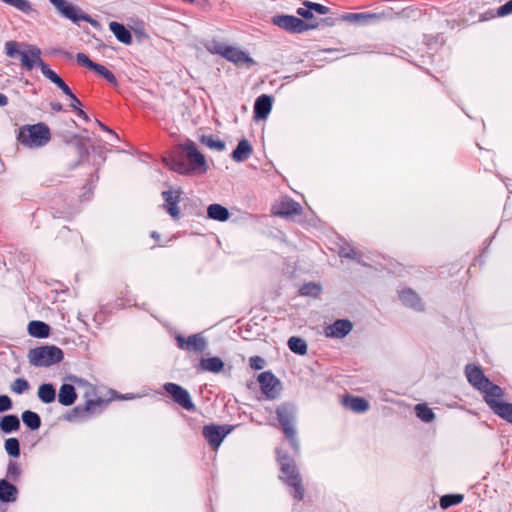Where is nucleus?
<instances>
[{
  "instance_id": "obj_56",
  "label": "nucleus",
  "mask_w": 512,
  "mask_h": 512,
  "mask_svg": "<svg viewBox=\"0 0 512 512\" xmlns=\"http://www.w3.org/2000/svg\"><path fill=\"white\" fill-rule=\"evenodd\" d=\"M55 85L62 90V92L67 95L68 97H71L74 93L69 88V86L63 81L62 78H59L57 82H55Z\"/></svg>"
},
{
  "instance_id": "obj_45",
  "label": "nucleus",
  "mask_w": 512,
  "mask_h": 512,
  "mask_svg": "<svg viewBox=\"0 0 512 512\" xmlns=\"http://www.w3.org/2000/svg\"><path fill=\"white\" fill-rule=\"evenodd\" d=\"M41 72L42 74L49 79L52 83L55 84V82L58 81L59 78H61L56 72H54L49 65H47L45 62L41 63Z\"/></svg>"
},
{
  "instance_id": "obj_17",
  "label": "nucleus",
  "mask_w": 512,
  "mask_h": 512,
  "mask_svg": "<svg viewBox=\"0 0 512 512\" xmlns=\"http://www.w3.org/2000/svg\"><path fill=\"white\" fill-rule=\"evenodd\" d=\"M269 421L271 425L280 427L284 436L288 438V406L285 403L277 407L275 416H271Z\"/></svg>"
},
{
  "instance_id": "obj_29",
  "label": "nucleus",
  "mask_w": 512,
  "mask_h": 512,
  "mask_svg": "<svg viewBox=\"0 0 512 512\" xmlns=\"http://www.w3.org/2000/svg\"><path fill=\"white\" fill-rule=\"evenodd\" d=\"M275 453L276 461L281 469L279 478L286 483L288 482V452L283 447H277Z\"/></svg>"
},
{
  "instance_id": "obj_10",
  "label": "nucleus",
  "mask_w": 512,
  "mask_h": 512,
  "mask_svg": "<svg viewBox=\"0 0 512 512\" xmlns=\"http://www.w3.org/2000/svg\"><path fill=\"white\" fill-rule=\"evenodd\" d=\"M303 478L296 465L290 463V496L296 501H302L305 497Z\"/></svg>"
},
{
  "instance_id": "obj_11",
  "label": "nucleus",
  "mask_w": 512,
  "mask_h": 512,
  "mask_svg": "<svg viewBox=\"0 0 512 512\" xmlns=\"http://www.w3.org/2000/svg\"><path fill=\"white\" fill-rule=\"evenodd\" d=\"M230 431L229 426L212 424L204 426L203 435L211 446L217 448Z\"/></svg>"
},
{
  "instance_id": "obj_27",
  "label": "nucleus",
  "mask_w": 512,
  "mask_h": 512,
  "mask_svg": "<svg viewBox=\"0 0 512 512\" xmlns=\"http://www.w3.org/2000/svg\"><path fill=\"white\" fill-rule=\"evenodd\" d=\"M252 154V147L246 139L238 142L237 147L232 152V158L236 162H243L247 160Z\"/></svg>"
},
{
  "instance_id": "obj_22",
  "label": "nucleus",
  "mask_w": 512,
  "mask_h": 512,
  "mask_svg": "<svg viewBox=\"0 0 512 512\" xmlns=\"http://www.w3.org/2000/svg\"><path fill=\"white\" fill-rule=\"evenodd\" d=\"M18 496V489L6 479L0 480V501L4 503L15 502Z\"/></svg>"
},
{
  "instance_id": "obj_7",
  "label": "nucleus",
  "mask_w": 512,
  "mask_h": 512,
  "mask_svg": "<svg viewBox=\"0 0 512 512\" xmlns=\"http://www.w3.org/2000/svg\"><path fill=\"white\" fill-rule=\"evenodd\" d=\"M20 61L23 68L31 71L35 66L41 67L44 61L41 58V49L35 45H25V50L20 52Z\"/></svg>"
},
{
  "instance_id": "obj_51",
  "label": "nucleus",
  "mask_w": 512,
  "mask_h": 512,
  "mask_svg": "<svg viewBox=\"0 0 512 512\" xmlns=\"http://www.w3.org/2000/svg\"><path fill=\"white\" fill-rule=\"evenodd\" d=\"M13 7H15L16 9H18L24 13H29L32 11L31 3L28 0H17L14 3Z\"/></svg>"
},
{
  "instance_id": "obj_42",
  "label": "nucleus",
  "mask_w": 512,
  "mask_h": 512,
  "mask_svg": "<svg viewBox=\"0 0 512 512\" xmlns=\"http://www.w3.org/2000/svg\"><path fill=\"white\" fill-rule=\"evenodd\" d=\"M5 450L11 457H18L20 455V443L17 438H8L5 441Z\"/></svg>"
},
{
  "instance_id": "obj_64",
  "label": "nucleus",
  "mask_w": 512,
  "mask_h": 512,
  "mask_svg": "<svg viewBox=\"0 0 512 512\" xmlns=\"http://www.w3.org/2000/svg\"><path fill=\"white\" fill-rule=\"evenodd\" d=\"M8 104V98L5 94L0 93V106H6Z\"/></svg>"
},
{
  "instance_id": "obj_41",
  "label": "nucleus",
  "mask_w": 512,
  "mask_h": 512,
  "mask_svg": "<svg viewBox=\"0 0 512 512\" xmlns=\"http://www.w3.org/2000/svg\"><path fill=\"white\" fill-rule=\"evenodd\" d=\"M93 70L98 73L100 76H102L107 82L110 84L116 86L118 84L117 79L115 75L108 70L105 66L101 64H96Z\"/></svg>"
},
{
  "instance_id": "obj_28",
  "label": "nucleus",
  "mask_w": 512,
  "mask_h": 512,
  "mask_svg": "<svg viewBox=\"0 0 512 512\" xmlns=\"http://www.w3.org/2000/svg\"><path fill=\"white\" fill-rule=\"evenodd\" d=\"M261 392L265 395V397L269 400L277 399L282 391V384L276 378L275 381H268L266 383H262L260 387Z\"/></svg>"
},
{
  "instance_id": "obj_31",
  "label": "nucleus",
  "mask_w": 512,
  "mask_h": 512,
  "mask_svg": "<svg viewBox=\"0 0 512 512\" xmlns=\"http://www.w3.org/2000/svg\"><path fill=\"white\" fill-rule=\"evenodd\" d=\"M28 332L33 337L45 338L50 333V327L42 321H31L28 324Z\"/></svg>"
},
{
  "instance_id": "obj_14",
  "label": "nucleus",
  "mask_w": 512,
  "mask_h": 512,
  "mask_svg": "<svg viewBox=\"0 0 512 512\" xmlns=\"http://www.w3.org/2000/svg\"><path fill=\"white\" fill-rule=\"evenodd\" d=\"M465 374L468 382L476 389L482 390L490 384V380L484 375L482 370L474 365L467 364L465 367Z\"/></svg>"
},
{
  "instance_id": "obj_15",
  "label": "nucleus",
  "mask_w": 512,
  "mask_h": 512,
  "mask_svg": "<svg viewBox=\"0 0 512 512\" xmlns=\"http://www.w3.org/2000/svg\"><path fill=\"white\" fill-rule=\"evenodd\" d=\"M353 329V324L350 320L339 319L325 328V334L330 338L341 339L347 336Z\"/></svg>"
},
{
  "instance_id": "obj_9",
  "label": "nucleus",
  "mask_w": 512,
  "mask_h": 512,
  "mask_svg": "<svg viewBox=\"0 0 512 512\" xmlns=\"http://www.w3.org/2000/svg\"><path fill=\"white\" fill-rule=\"evenodd\" d=\"M185 149L188 150L187 164H189V173L199 172L204 173L207 170L205 157L197 150L193 142L185 144Z\"/></svg>"
},
{
  "instance_id": "obj_57",
  "label": "nucleus",
  "mask_w": 512,
  "mask_h": 512,
  "mask_svg": "<svg viewBox=\"0 0 512 512\" xmlns=\"http://www.w3.org/2000/svg\"><path fill=\"white\" fill-rule=\"evenodd\" d=\"M55 85L62 90V92L67 95L68 97H71L74 93L69 88V86L63 81L62 78H59L57 82H55Z\"/></svg>"
},
{
  "instance_id": "obj_37",
  "label": "nucleus",
  "mask_w": 512,
  "mask_h": 512,
  "mask_svg": "<svg viewBox=\"0 0 512 512\" xmlns=\"http://www.w3.org/2000/svg\"><path fill=\"white\" fill-rule=\"evenodd\" d=\"M415 413L423 422L429 423L434 420V412L425 404H417L415 406Z\"/></svg>"
},
{
  "instance_id": "obj_47",
  "label": "nucleus",
  "mask_w": 512,
  "mask_h": 512,
  "mask_svg": "<svg viewBox=\"0 0 512 512\" xmlns=\"http://www.w3.org/2000/svg\"><path fill=\"white\" fill-rule=\"evenodd\" d=\"M5 50H6V55L8 57L13 58L16 55L20 56V52L21 51L18 50V43L16 41H8V42H6Z\"/></svg>"
},
{
  "instance_id": "obj_63",
  "label": "nucleus",
  "mask_w": 512,
  "mask_h": 512,
  "mask_svg": "<svg viewBox=\"0 0 512 512\" xmlns=\"http://www.w3.org/2000/svg\"><path fill=\"white\" fill-rule=\"evenodd\" d=\"M50 106H51V109L56 111V112H60V111L63 110V106L59 102H53V103L50 104Z\"/></svg>"
},
{
  "instance_id": "obj_26",
  "label": "nucleus",
  "mask_w": 512,
  "mask_h": 512,
  "mask_svg": "<svg viewBox=\"0 0 512 512\" xmlns=\"http://www.w3.org/2000/svg\"><path fill=\"white\" fill-rule=\"evenodd\" d=\"M379 16L375 13H347L343 15V20L357 24V25H366L370 23L372 20L378 19Z\"/></svg>"
},
{
  "instance_id": "obj_23",
  "label": "nucleus",
  "mask_w": 512,
  "mask_h": 512,
  "mask_svg": "<svg viewBox=\"0 0 512 512\" xmlns=\"http://www.w3.org/2000/svg\"><path fill=\"white\" fill-rule=\"evenodd\" d=\"M224 368V362L219 357L202 358L199 362V369L214 374L220 373Z\"/></svg>"
},
{
  "instance_id": "obj_24",
  "label": "nucleus",
  "mask_w": 512,
  "mask_h": 512,
  "mask_svg": "<svg viewBox=\"0 0 512 512\" xmlns=\"http://www.w3.org/2000/svg\"><path fill=\"white\" fill-rule=\"evenodd\" d=\"M77 399L75 388L71 384H63L60 387L58 394V401L64 406H70L74 404Z\"/></svg>"
},
{
  "instance_id": "obj_39",
  "label": "nucleus",
  "mask_w": 512,
  "mask_h": 512,
  "mask_svg": "<svg viewBox=\"0 0 512 512\" xmlns=\"http://www.w3.org/2000/svg\"><path fill=\"white\" fill-rule=\"evenodd\" d=\"M464 499L462 494H447L440 498V507L447 509L453 505L460 504Z\"/></svg>"
},
{
  "instance_id": "obj_59",
  "label": "nucleus",
  "mask_w": 512,
  "mask_h": 512,
  "mask_svg": "<svg viewBox=\"0 0 512 512\" xmlns=\"http://www.w3.org/2000/svg\"><path fill=\"white\" fill-rule=\"evenodd\" d=\"M512 13V2L511 0L498 8L499 16H506Z\"/></svg>"
},
{
  "instance_id": "obj_61",
  "label": "nucleus",
  "mask_w": 512,
  "mask_h": 512,
  "mask_svg": "<svg viewBox=\"0 0 512 512\" xmlns=\"http://www.w3.org/2000/svg\"><path fill=\"white\" fill-rule=\"evenodd\" d=\"M340 255L345 258L355 259L357 256V252L354 249H341Z\"/></svg>"
},
{
  "instance_id": "obj_34",
  "label": "nucleus",
  "mask_w": 512,
  "mask_h": 512,
  "mask_svg": "<svg viewBox=\"0 0 512 512\" xmlns=\"http://www.w3.org/2000/svg\"><path fill=\"white\" fill-rule=\"evenodd\" d=\"M322 292V286L316 282L304 283L299 287V294L301 296L317 298Z\"/></svg>"
},
{
  "instance_id": "obj_1",
  "label": "nucleus",
  "mask_w": 512,
  "mask_h": 512,
  "mask_svg": "<svg viewBox=\"0 0 512 512\" xmlns=\"http://www.w3.org/2000/svg\"><path fill=\"white\" fill-rule=\"evenodd\" d=\"M50 139V129L45 123L24 125L19 128L17 134L18 142L21 145L32 149L45 146Z\"/></svg>"
},
{
  "instance_id": "obj_4",
  "label": "nucleus",
  "mask_w": 512,
  "mask_h": 512,
  "mask_svg": "<svg viewBox=\"0 0 512 512\" xmlns=\"http://www.w3.org/2000/svg\"><path fill=\"white\" fill-rule=\"evenodd\" d=\"M188 150L185 149L184 145H179L175 150L171 152V154L167 157L163 158V161L166 166L170 169L178 172L179 174H188L189 173V164H187L188 160Z\"/></svg>"
},
{
  "instance_id": "obj_36",
  "label": "nucleus",
  "mask_w": 512,
  "mask_h": 512,
  "mask_svg": "<svg viewBox=\"0 0 512 512\" xmlns=\"http://www.w3.org/2000/svg\"><path fill=\"white\" fill-rule=\"evenodd\" d=\"M495 414L512 423V404L507 402H499L491 408Z\"/></svg>"
},
{
  "instance_id": "obj_46",
  "label": "nucleus",
  "mask_w": 512,
  "mask_h": 512,
  "mask_svg": "<svg viewBox=\"0 0 512 512\" xmlns=\"http://www.w3.org/2000/svg\"><path fill=\"white\" fill-rule=\"evenodd\" d=\"M76 60L80 65L85 66L91 70H93V68L97 64V63L93 62L92 60H90L89 57L85 53H82V52L77 53Z\"/></svg>"
},
{
  "instance_id": "obj_33",
  "label": "nucleus",
  "mask_w": 512,
  "mask_h": 512,
  "mask_svg": "<svg viewBox=\"0 0 512 512\" xmlns=\"http://www.w3.org/2000/svg\"><path fill=\"white\" fill-rule=\"evenodd\" d=\"M20 427L19 418L16 415H5L0 420V429L4 433H11L18 430Z\"/></svg>"
},
{
  "instance_id": "obj_54",
  "label": "nucleus",
  "mask_w": 512,
  "mask_h": 512,
  "mask_svg": "<svg viewBox=\"0 0 512 512\" xmlns=\"http://www.w3.org/2000/svg\"><path fill=\"white\" fill-rule=\"evenodd\" d=\"M289 432H290V447H292L295 450L296 453H299V451H300V444H299L298 439L295 436L296 431H295V429L291 425H290Z\"/></svg>"
},
{
  "instance_id": "obj_12",
  "label": "nucleus",
  "mask_w": 512,
  "mask_h": 512,
  "mask_svg": "<svg viewBox=\"0 0 512 512\" xmlns=\"http://www.w3.org/2000/svg\"><path fill=\"white\" fill-rule=\"evenodd\" d=\"M106 404L103 399L88 400L84 406H76L71 413L67 416L69 421H75L77 419H84L86 414L97 412V408L101 409Z\"/></svg>"
},
{
  "instance_id": "obj_49",
  "label": "nucleus",
  "mask_w": 512,
  "mask_h": 512,
  "mask_svg": "<svg viewBox=\"0 0 512 512\" xmlns=\"http://www.w3.org/2000/svg\"><path fill=\"white\" fill-rule=\"evenodd\" d=\"M303 5L308 7L309 9L316 11L319 14H322V15H325L329 12V8L322 4L313 3L310 1H304Z\"/></svg>"
},
{
  "instance_id": "obj_16",
  "label": "nucleus",
  "mask_w": 512,
  "mask_h": 512,
  "mask_svg": "<svg viewBox=\"0 0 512 512\" xmlns=\"http://www.w3.org/2000/svg\"><path fill=\"white\" fill-rule=\"evenodd\" d=\"M161 195L165 201V204L163 205L164 209L174 220H179L180 209L178 207V203L180 202V192L167 190L163 191Z\"/></svg>"
},
{
  "instance_id": "obj_19",
  "label": "nucleus",
  "mask_w": 512,
  "mask_h": 512,
  "mask_svg": "<svg viewBox=\"0 0 512 512\" xmlns=\"http://www.w3.org/2000/svg\"><path fill=\"white\" fill-rule=\"evenodd\" d=\"M402 303L417 311L424 309L423 303L419 296L412 289H404L399 294Z\"/></svg>"
},
{
  "instance_id": "obj_60",
  "label": "nucleus",
  "mask_w": 512,
  "mask_h": 512,
  "mask_svg": "<svg viewBox=\"0 0 512 512\" xmlns=\"http://www.w3.org/2000/svg\"><path fill=\"white\" fill-rule=\"evenodd\" d=\"M302 212V206L293 200H290V218L297 216Z\"/></svg>"
},
{
  "instance_id": "obj_53",
  "label": "nucleus",
  "mask_w": 512,
  "mask_h": 512,
  "mask_svg": "<svg viewBox=\"0 0 512 512\" xmlns=\"http://www.w3.org/2000/svg\"><path fill=\"white\" fill-rule=\"evenodd\" d=\"M258 383L260 387L262 386V383H266L268 381H275L276 377L275 375L270 371L262 372L257 377Z\"/></svg>"
},
{
  "instance_id": "obj_38",
  "label": "nucleus",
  "mask_w": 512,
  "mask_h": 512,
  "mask_svg": "<svg viewBox=\"0 0 512 512\" xmlns=\"http://www.w3.org/2000/svg\"><path fill=\"white\" fill-rule=\"evenodd\" d=\"M289 348L296 354L304 355L307 352V343L302 338L292 336L289 340Z\"/></svg>"
},
{
  "instance_id": "obj_62",
  "label": "nucleus",
  "mask_w": 512,
  "mask_h": 512,
  "mask_svg": "<svg viewBox=\"0 0 512 512\" xmlns=\"http://www.w3.org/2000/svg\"><path fill=\"white\" fill-rule=\"evenodd\" d=\"M71 99V108L74 109L75 111H77L78 109H81L80 106L82 105V103L80 102V100L76 97L75 94H73L71 97H69Z\"/></svg>"
},
{
  "instance_id": "obj_13",
  "label": "nucleus",
  "mask_w": 512,
  "mask_h": 512,
  "mask_svg": "<svg viewBox=\"0 0 512 512\" xmlns=\"http://www.w3.org/2000/svg\"><path fill=\"white\" fill-rule=\"evenodd\" d=\"M323 23L330 26L334 24L331 18L319 19V21L305 22L304 20L298 17L290 15V32L302 33L307 30L316 29Z\"/></svg>"
},
{
  "instance_id": "obj_5",
  "label": "nucleus",
  "mask_w": 512,
  "mask_h": 512,
  "mask_svg": "<svg viewBox=\"0 0 512 512\" xmlns=\"http://www.w3.org/2000/svg\"><path fill=\"white\" fill-rule=\"evenodd\" d=\"M215 52L238 66H250L254 64V60L247 53L232 46L217 44L215 46Z\"/></svg>"
},
{
  "instance_id": "obj_20",
  "label": "nucleus",
  "mask_w": 512,
  "mask_h": 512,
  "mask_svg": "<svg viewBox=\"0 0 512 512\" xmlns=\"http://www.w3.org/2000/svg\"><path fill=\"white\" fill-rule=\"evenodd\" d=\"M484 395V399L490 408H493L500 401V398L503 396V390L498 385L493 384L490 381V384L487 387L481 390Z\"/></svg>"
},
{
  "instance_id": "obj_6",
  "label": "nucleus",
  "mask_w": 512,
  "mask_h": 512,
  "mask_svg": "<svg viewBox=\"0 0 512 512\" xmlns=\"http://www.w3.org/2000/svg\"><path fill=\"white\" fill-rule=\"evenodd\" d=\"M165 391L170 394L173 400L188 411L195 410L189 392L178 384L168 382L164 384Z\"/></svg>"
},
{
  "instance_id": "obj_55",
  "label": "nucleus",
  "mask_w": 512,
  "mask_h": 512,
  "mask_svg": "<svg viewBox=\"0 0 512 512\" xmlns=\"http://www.w3.org/2000/svg\"><path fill=\"white\" fill-rule=\"evenodd\" d=\"M12 407V401L7 395H0V412L10 410Z\"/></svg>"
},
{
  "instance_id": "obj_44",
  "label": "nucleus",
  "mask_w": 512,
  "mask_h": 512,
  "mask_svg": "<svg viewBox=\"0 0 512 512\" xmlns=\"http://www.w3.org/2000/svg\"><path fill=\"white\" fill-rule=\"evenodd\" d=\"M10 389L16 394H22L29 389V383L24 378H17L12 382Z\"/></svg>"
},
{
  "instance_id": "obj_32",
  "label": "nucleus",
  "mask_w": 512,
  "mask_h": 512,
  "mask_svg": "<svg viewBox=\"0 0 512 512\" xmlns=\"http://www.w3.org/2000/svg\"><path fill=\"white\" fill-rule=\"evenodd\" d=\"M37 395L43 403L49 404L55 400L56 390L52 384L45 383L39 386Z\"/></svg>"
},
{
  "instance_id": "obj_2",
  "label": "nucleus",
  "mask_w": 512,
  "mask_h": 512,
  "mask_svg": "<svg viewBox=\"0 0 512 512\" xmlns=\"http://www.w3.org/2000/svg\"><path fill=\"white\" fill-rule=\"evenodd\" d=\"M63 351L56 346H41L33 348L28 353L31 365L35 367H48L63 360Z\"/></svg>"
},
{
  "instance_id": "obj_40",
  "label": "nucleus",
  "mask_w": 512,
  "mask_h": 512,
  "mask_svg": "<svg viewBox=\"0 0 512 512\" xmlns=\"http://www.w3.org/2000/svg\"><path fill=\"white\" fill-rule=\"evenodd\" d=\"M201 143L205 146H207L210 149H214L217 151H223L226 147V144L224 141L220 140L219 138H215L213 136H203L201 138Z\"/></svg>"
},
{
  "instance_id": "obj_21",
  "label": "nucleus",
  "mask_w": 512,
  "mask_h": 512,
  "mask_svg": "<svg viewBox=\"0 0 512 512\" xmlns=\"http://www.w3.org/2000/svg\"><path fill=\"white\" fill-rule=\"evenodd\" d=\"M343 405L355 413H364L368 411L369 402L363 397L346 396L343 399Z\"/></svg>"
},
{
  "instance_id": "obj_50",
  "label": "nucleus",
  "mask_w": 512,
  "mask_h": 512,
  "mask_svg": "<svg viewBox=\"0 0 512 512\" xmlns=\"http://www.w3.org/2000/svg\"><path fill=\"white\" fill-rule=\"evenodd\" d=\"M249 365L254 370H261L265 367L266 361L260 356H252L249 359Z\"/></svg>"
},
{
  "instance_id": "obj_35",
  "label": "nucleus",
  "mask_w": 512,
  "mask_h": 512,
  "mask_svg": "<svg viewBox=\"0 0 512 512\" xmlns=\"http://www.w3.org/2000/svg\"><path fill=\"white\" fill-rule=\"evenodd\" d=\"M22 421L31 430H37L41 426L40 416L37 413L30 410L24 411L22 413Z\"/></svg>"
},
{
  "instance_id": "obj_52",
  "label": "nucleus",
  "mask_w": 512,
  "mask_h": 512,
  "mask_svg": "<svg viewBox=\"0 0 512 512\" xmlns=\"http://www.w3.org/2000/svg\"><path fill=\"white\" fill-rule=\"evenodd\" d=\"M272 23L284 30H288V15L275 16L272 19Z\"/></svg>"
},
{
  "instance_id": "obj_48",
  "label": "nucleus",
  "mask_w": 512,
  "mask_h": 512,
  "mask_svg": "<svg viewBox=\"0 0 512 512\" xmlns=\"http://www.w3.org/2000/svg\"><path fill=\"white\" fill-rule=\"evenodd\" d=\"M272 212L275 216L288 217V202L282 201L280 205H275Z\"/></svg>"
},
{
  "instance_id": "obj_8",
  "label": "nucleus",
  "mask_w": 512,
  "mask_h": 512,
  "mask_svg": "<svg viewBox=\"0 0 512 512\" xmlns=\"http://www.w3.org/2000/svg\"><path fill=\"white\" fill-rule=\"evenodd\" d=\"M176 341L180 349L194 351L197 353L204 352L208 347L207 339L200 334H193L188 338L178 335L176 337Z\"/></svg>"
},
{
  "instance_id": "obj_58",
  "label": "nucleus",
  "mask_w": 512,
  "mask_h": 512,
  "mask_svg": "<svg viewBox=\"0 0 512 512\" xmlns=\"http://www.w3.org/2000/svg\"><path fill=\"white\" fill-rule=\"evenodd\" d=\"M296 12L302 18H304L306 20L313 21L312 20V18H313L312 9H309L308 7L304 6V7L298 8Z\"/></svg>"
},
{
  "instance_id": "obj_3",
  "label": "nucleus",
  "mask_w": 512,
  "mask_h": 512,
  "mask_svg": "<svg viewBox=\"0 0 512 512\" xmlns=\"http://www.w3.org/2000/svg\"><path fill=\"white\" fill-rule=\"evenodd\" d=\"M49 2L57 9V11L65 18L74 23L86 21L95 28H100V23L88 14L84 13L81 8L73 5L67 0H49Z\"/></svg>"
},
{
  "instance_id": "obj_18",
  "label": "nucleus",
  "mask_w": 512,
  "mask_h": 512,
  "mask_svg": "<svg viewBox=\"0 0 512 512\" xmlns=\"http://www.w3.org/2000/svg\"><path fill=\"white\" fill-rule=\"evenodd\" d=\"M272 108V99L270 96L263 94L259 96L254 104V118L257 120L265 119L269 115Z\"/></svg>"
},
{
  "instance_id": "obj_25",
  "label": "nucleus",
  "mask_w": 512,
  "mask_h": 512,
  "mask_svg": "<svg viewBox=\"0 0 512 512\" xmlns=\"http://www.w3.org/2000/svg\"><path fill=\"white\" fill-rule=\"evenodd\" d=\"M109 28L112 33L115 35L118 41L129 45L132 43V35L130 31L121 23L112 21L109 24Z\"/></svg>"
},
{
  "instance_id": "obj_43",
  "label": "nucleus",
  "mask_w": 512,
  "mask_h": 512,
  "mask_svg": "<svg viewBox=\"0 0 512 512\" xmlns=\"http://www.w3.org/2000/svg\"><path fill=\"white\" fill-rule=\"evenodd\" d=\"M21 475V468L17 462L10 461L7 466L6 476L10 481L16 482Z\"/></svg>"
},
{
  "instance_id": "obj_30",
  "label": "nucleus",
  "mask_w": 512,
  "mask_h": 512,
  "mask_svg": "<svg viewBox=\"0 0 512 512\" xmlns=\"http://www.w3.org/2000/svg\"><path fill=\"white\" fill-rule=\"evenodd\" d=\"M208 218L220 222L227 221L230 217L228 209L220 204H211L207 208Z\"/></svg>"
}]
</instances>
